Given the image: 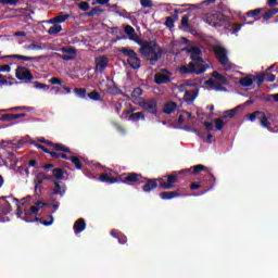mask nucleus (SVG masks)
Segmentation results:
<instances>
[{
    "mask_svg": "<svg viewBox=\"0 0 278 278\" xmlns=\"http://www.w3.org/2000/svg\"><path fill=\"white\" fill-rule=\"evenodd\" d=\"M124 182L128 186H141V184H144L142 186L143 192H151V190H155V188H157V184L162 190H173V188H175L174 184H179V178H177V175L170 174L161 178L151 179L142 177L137 173H128Z\"/></svg>",
    "mask_w": 278,
    "mask_h": 278,
    "instance_id": "obj_1",
    "label": "nucleus"
},
{
    "mask_svg": "<svg viewBox=\"0 0 278 278\" xmlns=\"http://www.w3.org/2000/svg\"><path fill=\"white\" fill-rule=\"evenodd\" d=\"M124 31L127 34L129 40H132L140 47L139 53H141L144 60L150 62L151 66H155V64L162 60L164 48L157 49V42L153 40L136 39V29L130 25L125 26Z\"/></svg>",
    "mask_w": 278,
    "mask_h": 278,
    "instance_id": "obj_2",
    "label": "nucleus"
},
{
    "mask_svg": "<svg viewBox=\"0 0 278 278\" xmlns=\"http://www.w3.org/2000/svg\"><path fill=\"white\" fill-rule=\"evenodd\" d=\"M207 71V67L203 64H197V62L192 61L188 65H180L178 67V73L180 75H203Z\"/></svg>",
    "mask_w": 278,
    "mask_h": 278,
    "instance_id": "obj_3",
    "label": "nucleus"
},
{
    "mask_svg": "<svg viewBox=\"0 0 278 278\" xmlns=\"http://www.w3.org/2000/svg\"><path fill=\"white\" fill-rule=\"evenodd\" d=\"M118 51L128 58L127 63L129 64L130 68H134V71H138V68L142 66V61L140 58H138V53H136V51L125 47L119 48Z\"/></svg>",
    "mask_w": 278,
    "mask_h": 278,
    "instance_id": "obj_4",
    "label": "nucleus"
},
{
    "mask_svg": "<svg viewBox=\"0 0 278 278\" xmlns=\"http://www.w3.org/2000/svg\"><path fill=\"white\" fill-rule=\"evenodd\" d=\"M139 106L142 108L146 114H151L152 116H157V99L155 98H140Z\"/></svg>",
    "mask_w": 278,
    "mask_h": 278,
    "instance_id": "obj_5",
    "label": "nucleus"
},
{
    "mask_svg": "<svg viewBox=\"0 0 278 278\" xmlns=\"http://www.w3.org/2000/svg\"><path fill=\"white\" fill-rule=\"evenodd\" d=\"M204 21L207 25H211V27H223L226 17L222 12H210L205 14Z\"/></svg>",
    "mask_w": 278,
    "mask_h": 278,
    "instance_id": "obj_6",
    "label": "nucleus"
},
{
    "mask_svg": "<svg viewBox=\"0 0 278 278\" xmlns=\"http://www.w3.org/2000/svg\"><path fill=\"white\" fill-rule=\"evenodd\" d=\"M15 77L24 84H29L34 79V74L27 70V67L17 66L15 70Z\"/></svg>",
    "mask_w": 278,
    "mask_h": 278,
    "instance_id": "obj_7",
    "label": "nucleus"
},
{
    "mask_svg": "<svg viewBox=\"0 0 278 278\" xmlns=\"http://www.w3.org/2000/svg\"><path fill=\"white\" fill-rule=\"evenodd\" d=\"M8 199H12V201L18 203V199L14 198V195L0 197V212L3 214V216H8V214L12 212V205Z\"/></svg>",
    "mask_w": 278,
    "mask_h": 278,
    "instance_id": "obj_8",
    "label": "nucleus"
},
{
    "mask_svg": "<svg viewBox=\"0 0 278 278\" xmlns=\"http://www.w3.org/2000/svg\"><path fill=\"white\" fill-rule=\"evenodd\" d=\"M170 75H173V73L166 68H162L161 72L154 75V83L157 84V86H162V84H170Z\"/></svg>",
    "mask_w": 278,
    "mask_h": 278,
    "instance_id": "obj_9",
    "label": "nucleus"
},
{
    "mask_svg": "<svg viewBox=\"0 0 278 278\" xmlns=\"http://www.w3.org/2000/svg\"><path fill=\"white\" fill-rule=\"evenodd\" d=\"M38 142H41V144H47V147H51L54 151H63V153H73L71 151V148L64 146L63 143H54L52 141L45 139L43 137L39 138Z\"/></svg>",
    "mask_w": 278,
    "mask_h": 278,
    "instance_id": "obj_10",
    "label": "nucleus"
},
{
    "mask_svg": "<svg viewBox=\"0 0 278 278\" xmlns=\"http://www.w3.org/2000/svg\"><path fill=\"white\" fill-rule=\"evenodd\" d=\"M215 58L222 64V66H227L229 64V56H227V49L218 47L214 49Z\"/></svg>",
    "mask_w": 278,
    "mask_h": 278,
    "instance_id": "obj_11",
    "label": "nucleus"
},
{
    "mask_svg": "<svg viewBox=\"0 0 278 278\" xmlns=\"http://www.w3.org/2000/svg\"><path fill=\"white\" fill-rule=\"evenodd\" d=\"M275 79H277V76H275L274 74H270V72L268 71H265L262 74H257L256 75L257 88H262V85L264 84V81H267L268 84H273Z\"/></svg>",
    "mask_w": 278,
    "mask_h": 278,
    "instance_id": "obj_12",
    "label": "nucleus"
},
{
    "mask_svg": "<svg viewBox=\"0 0 278 278\" xmlns=\"http://www.w3.org/2000/svg\"><path fill=\"white\" fill-rule=\"evenodd\" d=\"M125 177H127V174L118 177H111L110 175L103 173L100 175V181H102V184H125Z\"/></svg>",
    "mask_w": 278,
    "mask_h": 278,
    "instance_id": "obj_13",
    "label": "nucleus"
},
{
    "mask_svg": "<svg viewBox=\"0 0 278 278\" xmlns=\"http://www.w3.org/2000/svg\"><path fill=\"white\" fill-rule=\"evenodd\" d=\"M108 64H110V59L105 55H101L96 58V73H103L105 68H108Z\"/></svg>",
    "mask_w": 278,
    "mask_h": 278,
    "instance_id": "obj_14",
    "label": "nucleus"
},
{
    "mask_svg": "<svg viewBox=\"0 0 278 278\" xmlns=\"http://www.w3.org/2000/svg\"><path fill=\"white\" fill-rule=\"evenodd\" d=\"M61 51L62 53H65L61 55V60H64L65 62L75 60V58H77V50L75 48L63 47Z\"/></svg>",
    "mask_w": 278,
    "mask_h": 278,
    "instance_id": "obj_15",
    "label": "nucleus"
},
{
    "mask_svg": "<svg viewBox=\"0 0 278 278\" xmlns=\"http://www.w3.org/2000/svg\"><path fill=\"white\" fill-rule=\"evenodd\" d=\"M203 170H207V167H205V165H194L191 168H187V169H182L180 172H174V175H190V173H192L193 175H199V173L203 172Z\"/></svg>",
    "mask_w": 278,
    "mask_h": 278,
    "instance_id": "obj_16",
    "label": "nucleus"
},
{
    "mask_svg": "<svg viewBox=\"0 0 278 278\" xmlns=\"http://www.w3.org/2000/svg\"><path fill=\"white\" fill-rule=\"evenodd\" d=\"M271 116L273 115L263 112L258 117L261 127H264V129H267L268 131H273V124L270 123Z\"/></svg>",
    "mask_w": 278,
    "mask_h": 278,
    "instance_id": "obj_17",
    "label": "nucleus"
},
{
    "mask_svg": "<svg viewBox=\"0 0 278 278\" xmlns=\"http://www.w3.org/2000/svg\"><path fill=\"white\" fill-rule=\"evenodd\" d=\"M5 58H12L13 60H23L24 62H38L42 60V56H25L23 54H12L8 56H1L0 60H3Z\"/></svg>",
    "mask_w": 278,
    "mask_h": 278,
    "instance_id": "obj_18",
    "label": "nucleus"
},
{
    "mask_svg": "<svg viewBox=\"0 0 278 278\" xmlns=\"http://www.w3.org/2000/svg\"><path fill=\"white\" fill-rule=\"evenodd\" d=\"M68 18H71L70 14L61 12L59 15L50 18L48 23H50V25H60L61 23H65L66 21H68Z\"/></svg>",
    "mask_w": 278,
    "mask_h": 278,
    "instance_id": "obj_19",
    "label": "nucleus"
},
{
    "mask_svg": "<svg viewBox=\"0 0 278 278\" xmlns=\"http://www.w3.org/2000/svg\"><path fill=\"white\" fill-rule=\"evenodd\" d=\"M199 97V90H186L185 91V101L188 105H192L197 98Z\"/></svg>",
    "mask_w": 278,
    "mask_h": 278,
    "instance_id": "obj_20",
    "label": "nucleus"
},
{
    "mask_svg": "<svg viewBox=\"0 0 278 278\" xmlns=\"http://www.w3.org/2000/svg\"><path fill=\"white\" fill-rule=\"evenodd\" d=\"M54 185L52 194L59 195V197H64L66 194V185H60L58 181L52 182Z\"/></svg>",
    "mask_w": 278,
    "mask_h": 278,
    "instance_id": "obj_21",
    "label": "nucleus"
},
{
    "mask_svg": "<svg viewBox=\"0 0 278 278\" xmlns=\"http://www.w3.org/2000/svg\"><path fill=\"white\" fill-rule=\"evenodd\" d=\"M175 21H179V10L175 9L174 10V15L173 16H167L165 21L166 27L169 29H173L175 27Z\"/></svg>",
    "mask_w": 278,
    "mask_h": 278,
    "instance_id": "obj_22",
    "label": "nucleus"
},
{
    "mask_svg": "<svg viewBox=\"0 0 278 278\" xmlns=\"http://www.w3.org/2000/svg\"><path fill=\"white\" fill-rule=\"evenodd\" d=\"M254 79H255V81H257L256 76L248 75L245 77H242L239 80V84H240V86H242V88H249V87L253 86Z\"/></svg>",
    "mask_w": 278,
    "mask_h": 278,
    "instance_id": "obj_23",
    "label": "nucleus"
},
{
    "mask_svg": "<svg viewBox=\"0 0 278 278\" xmlns=\"http://www.w3.org/2000/svg\"><path fill=\"white\" fill-rule=\"evenodd\" d=\"M177 197H181V193L178 191H163L160 193V198L163 201H170V199H175Z\"/></svg>",
    "mask_w": 278,
    "mask_h": 278,
    "instance_id": "obj_24",
    "label": "nucleus"
},
{
    "mask_svg": "<svg viewBox=\"0 0 278 278\" xmlns=\"http://www.w3.org/2000/svg\"><path fill=\"white\" fill-rule=\"evenodd\" d=\"M74 232L75 233H81L86 229V219L79 218L74 223L73 226Z\"/></svg>",
    "mask_w": 278,
    "mask_h": 278,
    "instance_id": "obj_25",
    "label": "nucleus"
},
{
    "mask_svg": "<svg viewBox=\"0 0 278 278\" xmlns=\"http://www.w3.org/2000/svg\"><path fill=\"white\" fill-rule=\"evenodd\" d=\"M38 212H40V207H38L37 205L30 206L29 211L25 212L24 220L26 223H34L31 214H38Z\"/></svg>",
    "mask_w": 278,
    "mask_h": 278,
    "instance_id": "obj_26",
    "label": "nucleus"
},
{
    "mask_svg": "<svg viewBox=\"0 0 278 278\" xmlns=\"http://www.w3.org/2000/svg\"><path fill=\"white\" fill-rule=\"evenodd\" d=\"M212 76L214 77V79L218 80V84H220L222 86H229V79H227V77H225L217 71H214Z\"/></svg>",
    "mask_w": 278,
    "mask_h": 278,
    "instance_id": "obj_27",
    "label": "nucleus"
},
{
    "mask_svg": "<svg viewBox=\"0 0 278 278\" xmlns=\"http://www.w3.org/2000/svg\"><path fill=\"white\" fill-rule=\"evenodd\" d=\"M177 110V102L169 101L163 105L164 114H173Z\"/></svg>",
    "mask_w": 278,
    "mask_h": 278,
    "instance_id": "obj_28",
    "label": "nucleus"
},
{
    "mask_svg": "<svg viewBox=\"0 0 278 278\" xmlns=\"http://www.w3.org/2000/svg\"><path fill=\"white\" fill-rule=\"evenodd\" d=\"M35 184V194L36 197H40L42 194V190H45V182L36 178L34 180Z\"/></svg>",
    "mask_w": 278,
    "mask_h": 278,
    "instance_id": "obj_29",
    "label": "nucleus"
},
{
    "mask_svg": "<svg viewBox=\"0 0 278 278\" xmlns=\"http://www.w3.org/2000/svg\"><path fill=\"white\" fill-rule=\"evenodd\" d=\"M36 178L39 179V181H42V184H45V181H51L52 184L55 181V180H53L52 175L45 174V172H39L37 174Z\"/></svg>",
    "mask_w": 278,
    "mask_h": 278,
    "instance_id": "obj_30",
    "label": "nucleus"
},
{
    "mask_svg": "<svg viewBox=\"0 0 278 278\" xmlns=\"http://www.w3.org/2000/svg\"><path fill=\"white\" fill-rule=\"evenodd\" d=\"M240 108H242V106L238 105L231 110L225 111L223 118H233L236 116V114H238V111L240 110Z\"/></svg>",
    "mask_w": 278,
    "mask_h": 278,
    "instance_id": "obj_31",
    "label": "nucleus"
},
{
    "mask_svg": "<svg viewBox=\"0 0 278 278\" xmlns=\"http://www.w3.org/2000/svg\"><path fill=\"white\" fill-rule=\"evenodd\" d=\"M103 12H105V10L96 7L92 8L89 12L86 13V16L92 17V16H101V14H103Z\"/></svg>",
    "mask_w": 278,
    "mask_h": 278,
    "instance_id": "obj_32",
    "label": "nucleus"
},
{
    "mask_svg": "<svg viewBox=\"0 0 278 278\" xmlns=\"http://www.w3.org/2000/svg\"><path fill=\"white\" fill-rule=\"evenodd\" d=\"M60 31H62V25H60V24H53V25L48 29L49 36H58V34H60Z\"/></svg>",
    "mask_w": 278,
    "mask_h": 278,
    "instance_id": "obj_33",
    "label": "nucleus"
},
{
    "mask_svg": "<svg viewBox=\"0 0 278 278\" xmlns=\"http://www.w3.org/2000/svg\"><path fill=\"white\" fill-rule=\"evenodd\" d=\"M52 177H53V181H55V179H59V180L64 179V169L62 168L52 169Z\"/></svg>",
    "mask_w": 278,
    "mask_h": 278,
    "instance_id": "obj_34",
    "label": "nucleus"
},
{
    "mask_svg": "<svg viewBox=\"0 0 278 278\" xmlns=\"http://www.w3.org/2000/svg\"><path fill=\"white\" fill-rule=\"evenodd\" d=\"M275 14H278V9H269L263 14V21H270Z\"/></svg>",
    "mask_w": 278,
    "mask_h": 278,
    "instance_id": "obj_35",
    "label": "nucleus"
},
{
    "mask_svg": "<svg viewBox=\"0 0 278 278\" xmlns=\"http://www.w3.org/2000/svg\"><path fill=\"white\" fill-rule=\"evenodd\" d=\"M49 222H47V220H42V218H40V217H35L34 219H33V223L35 222V223H41V225H45V227H50V225L53 223V220H54V217H53V215H50L49 216Z\"/></svg>",
    "mask_w": 278,
    "mask_h": 278,
    "instance_id": "obj_36",
    "label": "nucleus"
},
{
    "mask_svg": "<svg viewBox=\"0 0 278 278\" xmlns=\"http://www.w3.org/2000/svg\"><path fill=\"white\" fill-rule=\"evenodd\" d=\"M262 113H263L262 111H255L251 114H248V118L251 123H255V121H260Z\"/></svg>",
    "mask_w": 278,
    "mask_h": 278,
    "instance_id": "obj_37",
    "label": "nucleus"
},
{
    "mask_svg": "<svg viewBox=\"0 0 278 278\" xmlns=\"http://www.w3.org/2000/svg\"><path fill=\"white\" fill-rule=\"evenodd\" d=\"M129 121H134V122H137V121H144V113L142 112H137V113H132L129 115Z\"/></svg>",
    "mask_w": 278,
    "mask_h": 278,
    "instance_id": "obj_38",
    "label": "nucleus"
},
{
    "mask_svg": "<svg viewBox=\"0 0 278 278\" xmlns=\"http://www.w3.org/2000/svg\"><path fill=\"white\" fill-rule=\"evenodd\" d=\"M71 162H72V164H74V166H75V168H77V170H81V168H84V165L81 164V161L79 160V157L72 156Z\"/></svg>",
    "mask_w": 278,
    "mask_h": 278,
    "instance_id": "obj_39",
    "label": "nucleus"
},
{
    "mask_svg": "<svg viewBox=\"0 0 278 278\" xmlns=\"http://www.w3.org/2000/svg\"><path fill=\"white\" fill-rule=\"evenodd\" d=\"M214 123H215V129L217 131H223V129H225V122L223 121V118H216Z\"/></svg>",
    "mask_w": 278,
    "mask_h": 278,
    "instance_id": "obj_40",
    "label": "nucleus"
},
{
    "mask_svg": "<svg viewBox=\"0 0 278 278\" xmlns=\"http://www.w3.org/2000/svg\"><path fill=\"white\" fill-rule=\"evenodd\" d=\"M262 14V9H254L247 12V16H250L251 18H257Z\"/></svg>",
    "mask_w": 278,
    "mask_h": 278,
    "instance_id": "obj_41",
    "label": "nucleus"
},
{
    "mask_svg": "<svg viewBox=\"0 0 278 278\" xmlns=\"http://www.w3.org/2000/svg\"><path fill=\"white\" fill-rule=\"evenodd\" d=\"M87 97H89L91 101H101V93H99V91L97 90L91 91L87 94Z\"/></svg>",
    "mask_w": 278,
    "mask_h": 278,
    "instance_id": "obj_42",
    "label": "nucleus"
},
{
    "mask_svg": "<svg viewBox=\"0 0 278 278\" xmlns=\"http://www.w3.org/2000/svg\"><path fill=\"white\" fill-rule=\"evenodd\" d=\"M190 60H192V62H195L197 64L205 65V61H203V58H201V55L199 54H191Z\"/></svg>",
    "mask_w": 278,
    "mask_h": 278,
    "instance_id": "obj_43",
    "label": "nucleus"
},
{
    "mask_svg": "<svg viewBox=\"0 0 278 278\" xmlns=\"http://www.w3.org/2000/svg\"><path fill=\"white\" fill-rule=\"evenodd\" d=\"M0 121H1L2 123H12V121H14L13 114H12V113L3 114V115L0 117Z\"/></svg>",
    "mask_w": 278,
    "mask_h": 278,
    "instance_id": "obj_44",
    "label": "nucleus"
},
{
    "mask_svg": "<svg viewBox=\"0 0 278 278\" xmlns=\"http://www.w3.org/2000/svg\"><path fill=\"white\" fill-rule=\"evenodd\" d=\"M74 92L76 97H79L80 99H86V89L85 88H74Z\"/></svg>",
    "mask_w": 278,
    "mask_h": 278,
    "instance_id": "obj_45",
    "label": "nucleus"
},
{
    "mask_svg": "<svg viewBox=\"0 0 278 278\" xmlns=\"http://www.w3.org/2000/svg\"><path fill=\"white\" fill-rule=\"evenodd\" d=\"M181 25L182 27H185L186 29H188V27H190V14H186L182 16L181 18Z\"/></svg>",
    "mask_w": 278,
    "mask_h": 278,
    "instance_id": "obj_46",
    "label": "nucleus"
},
{
    "mask_svg": "<svg viewBox=\"0 0 278 278\" xmlns=\"http://www.w3.org/2000/svg\"><path fill=\"white\" fill-rule=\"evenodd\" d=\"M33 84L38 90H49V88H51V86L42 84L40 81H34Z\"/></svg>",
    "mask_w": 278,
    "mask_h": 278,
    "instance_id": "obj_47",
    "label": "nucleus"
},
{
    "mask_svg": "<svg viewBox=\"0 0 278 278\" xmlns=\"http://www.w3.org/2000/svg\"><path fill=\"white\" fill-rule=\"evenodd\" d=\"M132 99H138L139 97H142V88L137 87L131 92Z\"/></svg>",
    "mask_w": 278,
    "mask_h": 278,
    "instance_id": "obj_48",
    "label": "nucleus"
},
{
    "mask_svg": "<svg viewBox=\"0 0 278 278\" xmlns=\"http://www.w3.org/2000/svg\"><path fill=\"white\" fill-rule=\"evenodd\" d=\"M190 55H202L203 52L201 51V48L199 47H192L189 49Z\"/></svg>",
    "mask_w": 278,
    "mask_h": 278,
    "instance_id": "obj_49",
    "label": "nucleus"
},
{
    "mask_svg": "<svg viewBox=\"0 0 278 278\" xmlns=\"http://www.w3.org/2000/svg\"><path fill=\"white\" fill-rule=\"evenodd\" d=\"M78 8L81 10V12H88V10H90V4L86 1H83L78 3Z\"/></svg>",
    "mask_w": 278,
    "mask_h": 278,
    "instance_id": "obj_50",
    "label": "nucleus"
},
{
    "mask_svg": "<svg viewBox=\"0 0 278 278\" xmlns=\"http://www.w3.org/2000/svg\"><path fill=\"white\" fill-rule=\"evenodd\" d=\"M61 153H64V151H49L48 155H50L53 160H60Z\"/></svg>",
    "mask_w": 278,
    "mask_h": 278,
    "instance_id": "obj_51",
    "label": "nucleus"
},
{
    "mask_svg": "<svg viewBox=\"0 0 278 278\" xmlns=\"http://www.w3.org/2000/svg\"><path fill=\"white\" fill-rule=\"evenodd\" d=\"M28 51H42V46H39L37 43H30L27 46Z\"/></svg>",
    "mask_w": 278,
    "mask_h": 278,
    "instance_id": "obj_52",
    "label": "nucleus"
},
{
    "mask_svg": "<svg viewBox=\"0 0 278 278\" xmlns=\"http://www.w3.org/2000/svg\"><path fill=\"white\" fill-rule=\"evenodd\" d=\"M48 81L49 84H52V86H62V79L58 77H52Z\"/></svg>",
    "mask_w": 278,
    "mask_h": 278,
    "instance_id": "obj_53",
    "label": "nucleus"
},
{
    "mask_svg": "<svg viewBox=\"0 0 278 278\" xmlns=\"http://www.w3.org/2000/svg\"><path fill=\"white\" fill-rule=\"evenodd\" d=\"M140 4L142 5V8H153L152 0H140Z\"/></svg>",
    "mask_w": 278,
    "mask_h": 278,
    "instance_id": "obj_54",
    "label": "nucleus"
},
{
    "mask_svg": "<svg viewBox=\"0 0 278 278\" xmlns=\"http://www.w3.org/2000/svg\"><path fill=\"white\" fill-rule=\"evenodd\" d=\"M114 127L119 134H122V136H125V134H127V130H125V127H123L121 124L115 123Z\"/></svg>",
    "mask_w": 278,
    "mask_h": 278,
    "instance_id": "obj_55",
    "label": "nucleus"
},
{
    "mask_svg": "<svg viewBox=\"0 0 278 278\" xmlns=\"http://www.w3.org/2000/svg\"><path fill=\"white\" fill-rule=\"evenodd\" d=\"M23 205H25V204H22V205L17 204V213H16L17 218H21L23 215H25V212H27L26 210H24L22 207Z\"/></svg>",
    "mask_w": 278,
    "mask_h": 278,
    "instance_id": "obj_56",
    "label": "nucleus"
},
{
    "mask_svg": "<svg viewBox=\"0 0 278 278\" xmlns=\"http://www.w3.org/2000/svg\"><path fill=\"white\" fill-rule=\"evenodd\" d=\"M118 242L121 244H127V236H125L123 232L122 235H119V237L117 238Z\"/></svg>",
    "mask_w": 278,
    "mask_h": 278,
    "instance_id": "obj_57",
    "label": "nucleus"
},
{
    "mask_svg": "<svg viewBox=\"0 0 278 278\" xmlns=\"http://www.w3.org/2000/svg\"><path fill=\"white\" fill-rule=\"evenodd\" d=\"M10 71H12V67H10L8 64L0 66V73H10Z\"/></svg>",
    "mask_w": 278,
    "mask_h": 278,
    "instance_id": "obj_58",
    "label": "nucleus"
},
{
    "mask_svg": "<svg viewBox=\"0 0 278 278\" xmlns=\"http://www.w3.org/2000/svg\"><path fill=\"white\" fill-rule=\"evenodd\" d=\"M122 233L123 232L115 230V229L111 230L112 238H115L116 240H118V238L121 237Z\"/></svg>",
    "mask_w": 278,
    "mask_h": 278,
    "instance_id": "obj_59",
    "label": "nucleus"
},
{
    "mask_svg": "<svg viewBox=\"0 0 278 278\" xmlns=\"http://www.w3.org/2000/svg\"><path fill=\"white\" fill-rule=\"evenodd\" d=\"M35 147L37 149H40L41 151H43V153H49V151H50L47 147H45V146H42L40 143H35Z\"/></svg>",
    "mask_w": 278,
    "mask_h": 278,
    "instance_id": "obj_60",
    "label": "nucleus"
},
{
    "mask_svg": "<svg viewBox=\"0 0 278 278\" xmlns=\"http://www.w3.org/2000/svg\"><path fill=\"white\" fill-rule=\"evenodd\" d=\"M225 85H220L218 83L215 84V90H217V92H223L225 90H227V88L224 87Z\"/></svg>",
    "mask_w": 278,
    "mask_h": 278,
    "instance_id": "obj_61",
    "label": "nucleus"
},
{
    "mask_svg": "<svg viewBox=\"0 0 278 278\" xmlns=\"http://www.w3.org/2000/svg\"><path fill=\"white\" fill-rule=\"evenodd\" d=\"M204 127H206L207 131H212V129H214V124L211 122H204Z\"/></svg>",
    "mask_w": 278,
    "mask_h": 278,
    "instance_id": "obj_62",
    "label": "nucleus"
},
{
    "mask_svg": "<svg viewBox=\"0 0 278 278\" xmlns=\"http://www.w3.org/2000/svg\"><path fill=\"white\" fill-rule=\"evenodd\" d=\"M205 86H210L211 88L216 86V81L214 79L210 78L208 80L205 81Z\"/></svg>",
    "mask_w": 278,
    "mask_h": 278,
    "instance_id": "obj_63",
    "label": "nucleus"
},
{
    "mask_svg": "<svg viewBox=\"0 0 278 278\" xmlns=\"http://www.w3.org/2000/svg\"><path fill=\"white\" fill-rule=\"evenodd\" d=\"M190 188L191 190H199V188H201V185L199 182H192Z\"/></svg>",
    "mask_w": 278,
    "mask_h": 278,
    "instance_id": "obj_64",
    "label": "nucleus"
}]
</instances>
